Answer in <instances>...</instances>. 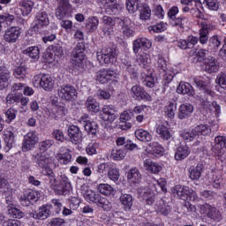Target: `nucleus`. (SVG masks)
Returning <instances> with one entry per match:
<instances>
[{
  "label": "nucleus",
  "instance_id": "obj_29",
  "mask_svg": "<svg viewBox=\"0 0 226 226\" xmlns=\"http://www.w3.org/2000/svg\"><path fill=\"white\" fill-rule=\"evenodd\" d=\"M156 132L162 140H170L172 139V132H170L169 124H159L156 128Z\"/></svg>",
  "mask_w": 226,
  "mask_h": 226
},
{
  "label": "nucleus",
  "instance_id": "obj_11",
  "mask_svg": "<svg viewBox=\"0 0 226 226\" xmlns=\"http://www.w3.org/2000/svg\"><path fill=\"white\" fill-rule=\"evenodd\" d=\"M40 192L38 191H29L19 198V202L24 207H29V206H34L38 200H40Z\"/></svg>",
  "mask_w": 226,
  "mask_h": 226
},
{
  "label": "nucleus",
  "instance_id": "obj_50",
  "mask_svg": "<svg viewBox=\"0 0 226 226\" xmlns=\"http://www.w3.org/2000/svg\"><path fill=\"white\" fill-rule=\"evenodd\" d=\"M202 164H198L196 167L192 166L189 170V177L192 181H197L200 179V176H202Z\"/></svg>",
  "mask_w": 226,
  "mask_h": 226
},
{
  "label": "nucleus",
  "instance_id": "obj_6",
  "mask_svg": "<svg viewBox=\"0 0 226 226\" xmlns=\"http://www.w3.org/2000/svg\"><path fill=\"white\" fill-rule=\"evenodd\" d=\"M85 52L84 44L81 43H79L72 50L71 63L74 68H84V61L86 59Z\"/></svg>",
  "mask_w": 226,
  "mask_h": 226
},
{
  "label": "nucleus",
  "instance_id": "obj_3",
  "mask_svg": "<svg viewBox=\"0 0 226 226\" xmlns=\"http://www.w3.org/2000/svg\"><path fill=\"white\" fill-rule=\"evenodd\" d=\"M82 195L87 202H93V204H96V206L103 209V211H110V209H112V204L109 202L107 198L102 197L100 193L95 192L89 188L83 189Z\"/></svg>",
  "mask_w": 226,
  "mask_h": 226
},
{
  "label": "nucleus",
  "instance_id": "obj_51",
  "mask_svg": "<svg viewBox=\"0 0 226 226\" xmlns=\"http://www.w3.org/2000/svg\"><path fill=\"white\" fill-rule=\"evenodd\" d=\"M128 150L126 148H114L111 151V158L115 160V162H121V160H124Z\"/></svg>",
  "mask_w": 226,
  "mask_h": 226
},
{
  "label": "nucleus",
  "instance_id": "obj_30",
  "mask_svg": "<svg viewBox=\"0 0 226 226\" xmlns=\"http://www.w3.org/2000/svg\"><path fill=\"white\" fill-rule=\"evenodd\" d=\"M68 114V109L66 106L63 105H56L51 109V116L53 119L56 121H59V119H63Z\"/></svg>",
  "mask_w": 226,
  "mask_h": 226
},
{
  "label": "nucleus",
  "instance_id": "obj_48",
  "mask_svg": "<svg viewBox=\"0 0 226 226\" xmlns=\"http://www.w3.org/2000/svg\"><path fill=\"white\" fill-rule=\"evenodd\" d=\"M115 1L108 0V4H104L105 11L108 15H117L119 13V5Z\"/></svg>",
  "mask_w": 226,
  "mask_h": 226
},
{
  "label": "nucleus",
  "instance_id": "obj_33",
  "mask_svg": "<svg viewBox=\"0 0 226 226\" xmlns=\"http://www.w3.org/2000/svg\"><path fill=\"white\" fill-rule=\"evenodd\" d=\"M50 20L49 19V14L45 11H40L35 16V26L36 27H43L49 26Z\"/></svg>",
  "mask_w": 226,
  "mask_h": 226
},
{
  "label": "nucleus",
  "instance_id": "obj_23",
  "mask_svg": "<svg viewBox=\"0 0 226 226\" xmlns=\"http://www.w3.org/2000/svg\"><path fill=\"white\" fill-rule=\"evenodd\" d=\"M101 20L103 24L102 33L105 34V36H110V34L114 33L116 19L109 16H103Z\"/></svg>",
  "mask_w": 226,
  "mask_h": 226
},
{
  "label": "nucleus",
  "instance_id": "obj_9",
  "mask_svg": "<svg viewBox=\"0 0 226 226\" xmlns=\"http://www.w3.org/2000/svg\"><path fill=\"white\" fill-rule=\"evenodd\" d=\"M194 83L196 84V87L205 94V96H210L213 98L215 96V92L213 91V86L211 85V79H204L202 78H194Z\"/></svg>",
  "mask_w": 226,
  "mask_h": 226
},
{
  "label": "nucleus",
  "instance_id": "obj_21",
  "mask_svg": "<svg viewBox=\"0 0 226 226\" xmlns=\"http://www.w3.org/2000/svg\"><path fill=\"white\" fill-rule=\"evenodd\" d=\"M67 135L69 137V141L72 144H80L82 142V131L77 125H71L68 127Z\"/></svg>",
  "mask_w": 226,
  "mask_h": 226
},
{
  "label": "nucleus",
  "instance_id": "obj_14",
  "mask_svg": "<svg viewBox=\"0 0 226 226\" xmlns=\"http://www.w3.org/2000/svg\"><path fill=\"white\" fill-rule=\"evenodd\" d=\"M200 211L203 215H207V218L214 220V222H220L222 220V213H220V210L207 203L201 206Z\"/></svg>",
  "mask_w": 226,
  "mask_h": 226
},
{
  "label": "nucleus",
  "instance_id": "obj_55",
  "mask_svg": "<svg viewBox=\"0 0 226 226\" xmlns=\"http://www.w3.org/2000/svg\"><path fill=\"white\" fill-rule=\"evenodd\" d=\"M151 19V7L147 4L142 5V7L139 9V19L144 20H149Z\"/></svg>",
  "mask_w": 226,
  "mask_h": 226
},
{
  "label": "nucleus",
  "instance_id": "obj_26",
  "mask_svg": "<svg viewBox=\"0 0 226 226\" xmlns=\"http://www.w3.org/2000/svg\"><path fill=\"white\" fill-rule=\"evenodd\" d=\"M152 45L153 43L146 37L136 39L132 44L133 52L139 54L140 49H151Z\"/></svg>",
  "mask_w": 226,
  "mask_h": 226
},
{
  "label": "nucleus",
  "instance_id": "obj_20",
  "mask_svg": "<svg viewBox=\"0 0 226 226\" xmlns=\"http://www.w3.org/2000/svg\"><path fill=\"white\" fill-rule=\"evenodd\" d=\"M117 73L116 71L112 69H102L99 72H97V81L100 82V84H107L108 82H110L112 79H116Z\"/></svg>",
  "mask_w": 226,
  "mask_h": 226
},
{
  "label": "nucleus",
  "instance_id": "obj_60",
  "mask_svg": "<svg viewBox=\"0 0 226 226\" xmlns=\"http://www.w3.org/2000/svg\"><path fill=\"white\" fill-rule=\"evenodd\" d=\"M26 75H27V69L26 67L19 66L14 69L13 76L15 77V79L22 80L26 79Z\"/></svg>",
  "mask_w": 226,
  "mask_h": 226
},
{
  "label": "nucleus",
  "instance_id": "obj_52",
  "mask_svg": "<svg viewBox=\"0 0 226 226\" xmlns=\"http://www.w3.org/2000/svg\"><path fill=\"white\" fill-rule=\"evenodd\" d=\"M41 174H42L43 176L48 177V179H49V184L51 185V186H53V189H54V190H56V182L57 180L56 179V174L54 173V171L52 170V169H50L49 166L46 167V168H42Z\"/></svg>",
  "mask_w": 226,
  "mask_h": 226
},
{
  "label": "nucleus",
  "instance_id": "obj_31",
  "mask_svg": "<svg viewBox=\"0 0 226 226\" xmlns=\"http://www.w3.org/2000/svg\"><path fill=\"white\" fill-rule=\"evenodd\" d=\"M6 202L8 204L7 213L11 218H18L19 220H20V218H24V212L19 209L17 205L11 203L10 200H6Z\"/></svg>",
  "mask_w": 226,
  "mask_h": 226
},
{
  "label": "nucleus",
  "instance_id": "obj_59",
  "mask_svg": "<svg viewBox=\"0 0 226 226\" xmlns=\"http://www.w3.org/2000/svg\"><path fill=\"white\" fill-rule=\"evenodd\" d=\"M0 20H2L4 26L6 27V26H11V24H13V20H15V16L7 12H4L0 15Z\"/></svg>",
  "mask_w": 226,
  "mask_h": 226
},
{
  "label": "nucleus",
  "instance_id": "obj_44",
  "mask_svg": "<svg viewBox=\"0 0 226 226\" xmlns=\"http://www.w3.org/2000/svg\"><path fill=\"white\" fill-rule=\"evenodd\" d=\"M117 146H124L122 149H126L127 151H133L137 147V144L132 143L130 139H126L125 137H118L117 139Z\"/></svg>",
  "mask_w": 226,
  "mask_h": 226
},
{
  "label": "nucleus",
  "instance_id": "obj_39",
  "mask_svg": "<svg viewBox=\"0 0 226 226\" xmlns=\"http://www.w3.org/2000/svg\"><path fill=\"white\" fill-rule=\"evenodd\" d=\"M4 140L5 143V151H10L15 144V133L11 131H5L4 132Z\"/></svg>",
  "mask_w": 226,
  "mask_h": 226
},
{
  "label": "nucleus",
  "instance_id": "obj_43",
  "mask_svg": "<svg viewBox=\"0 0 226 226\" xmlns=\"http://www.w3.org/2000/svg\"><path fill=\"white\" fill-rule=\"evenodd\" d=\"M135 137L138 140H140V142H151V140H153V135L144 129L136 130Z\"/></svg>",
  "mask_w": 226,
  "mask_h": 226
},
{
  "label": "nucleus",
  "instance_id": "obj_7",
  "mask_svg": "<svg viewBox=\"0 0 226 226\" xmlns=\"http://www.w3.org/2000/svg\"><path fill=\"white\" fill-rule=\"evenodd\" d=\"M158 192V187L155 185H150L149 187H140L138 189V195L142 200H146L148 206L154 204V197Z\"/></svg>",
  "mask_w": 226,
  "mask_h": 226
},
{
  "label": "nucleus",
  "instance_id": "obj_5",
  "mask_svg": "<svg viewBox=\"0 0 226 226\" xmlns=\"http://www.w3.org/2000/svg\"><path fill=\"white\" fill-rule=\"evenodd\" d=\"M57 94L63 102H75L79 94L75 87L72 85H62L57 89Z\"/></svg>",
  "mask_w": 226,
  "mask_h": 226
},
{
  "label": "nucleus",
  "instance_id": "obj_27",
  "mask_svg": "<svg viewBox=\"0 0 226 226\" xmlns=\"http://www.w3.org/2000/svg\"><path fill=\"white\" fill-rule=\"evenodd\" d=\"M11 73L5 67L0 66V91L6 89L10 86Z\"/></svg>",
  "mask_w": 226,
  "mask_h": 226
},
{
  "label": "nucleus",
  "instance_id": "obj_13",
  "mask_svg": "<svg viewBox=\"0 0 226 226\" xmlns=\"http://www.w3.org/2000/svg\"><path fill=\"white\" fill-rule=\"evenodd\" d=\"M130 93L131 96L138 102H151L152 100L151 95L139 85H134Z\"/></svg>",
  "mask_w": 226,
  "mask_h": 226
},
{
  "label": "nucleus",
  "instance_id": "obj_41",
  "mask_svg": "<svg viewBox=\"0 0 226 226\" xmlns=\"http://www.w3.org/2000/svg\"><path fill=\"white\" fill-rule=\"evenodd\" d=\"M85 106L89 112H94L95 114L100 112V102H98L93 96L87 97Z\"/></svg>",
  "mask_w": 226,
  "mask_h": 226
},
{
  "label": "nucleus",
  "instance_id": "obj_38",
  "mask_svg": "<svg viewBox=\"0 0 226 226\" xmlns=\"http://www.w3.org/2000/svg\"><path fill=\"white\" fill-rule=\"evenodd\" d=\"M144 168L146 170L152 172V174H158L159 172H162V170L163 169L160 163L154 162L149 159L145 160Z\"/></svg>",
  "mask_w": 226,
  "mask_h": 226
},
{
  "label": "nucleus",
  "instance_id": "obj_45",
  "mask_svg": "<svg viewBox=\"0 0 226 226\" xmlns=\"http://www.w3.org/2000/svg\"><path fill=\"white\" fill-rule=\"evenodd\" d=\"M200 38H209V31H213L215 29V26L207 21H202L200 23Z\"/></svg>",
  "mask_w": 226,
  "mask_h": 226
},
{
  "label": "nucleus",
  "instance_id": "obj_42",
  "mask_svg": "<svg viewBox=\"0 0 226 226\" xmlns=\"http://www.w3.org/2000/svg\"><path fill=\"white\" fill-rule=\"evenodd\" d=\"M186 20V17H178L170 20V24L172 27H177L178 33H184Z\"/></svg>",
  "mask_w": 226,
  "mask_h": 226
},
{
  "label": "nucleus",
  "instance_id": "obj_16",
  "mask_svg": "<svg viewBox=\"0 0 226 226\" xmlns=\"http://www.w3.org/2000/svg\"><path fill=\"white\" fill-rule=\"evenodd\" d=\"M211 150L215 156H223L226 152V136H216Z\"/></svg>",
  "mask_w": 226,
  "mask_h": 226
},
{
  "label": "nucleus",
  "instance_id": "obj_63",
  "mask_svg": "<svg viewBox=\"0 0 226 226\" xmlns=\"http://www.w3.org/2000/svg\"><path fill=\"white\" fill-rule=\"evenodd\" d=\"M120 176L121 175L119 174V170H117V168H112L111 166L109 170L108 171V177H109V179L116 183V181H119Z\"/></svg>",
  "mask_w": 226,
  "mask_h": 226
},
{
  "label": "nucleus",
  "instance_id": "obj_22",
  "mask_svg": "<svg viewBox=\"0 0 226 226\" xmlns=\"http://www.w3.org/2000/svg\"><path fill=\"white\" fill-rule=\"evenodd\" d=\"M33 160L34 163L38 165V167H41V169H47V167L52 163L50 154L45 152L33 155Z\"/></svg>",
  "mask_w": 226,
  "mask_h": 226
},
{
  "label": "nucleus",
  "instance_id": "obj_12",
  "mask_svg": "<svg viewBox=\"0 0 226 226\" xmlns=\"http://www.w3.org/2000/svg\"><path fill=\"white\" fill-rule=\"evenodd\" d=\"M34 81L39 82V86H41L44 91L48 92L52 91V89H54V84H56V81L50 77V74L36 75L34 78Z\"/></svg>",
  "mask_w": 226,
  "mask_h": 226
},
{
  "label": "nucleus",
  "instance_id": "obj_53",
  "mask_svg": "<svg viewBox=\"0 0 226 226\" xmlns=\"http://www.w3.org/2000/svg\"><path fill=\"white\" fill-rule=\"evenodd\" d=\"M23 54L29 56L33 61H38L40 59V49L37 46H32L23 51Z\"/></svg>",
  "mask_w": 226,
  "mask_h": 226
},
{
  "label": "nucleus",
  "instance_id": "obj_37",
  "mask_svg": "<svg viewBox=\"0 0 226 226\" xmlns=\"http://www.w3.org/2000/svg\"><path fill=\"white\" fill-rule=\"evenodd\" d=\"M23 17H27L34 8V2L31 0H21L19 4Z\"/></svg>",
  "mask_w": 226,
  "mask_h": 226
},
{
  "label": "nucleus",
  "instance_id": "obj_46",
  "mask_svg": "<svg viewBox=\"0 0 226 226\" xmlns=\"http://www.w3.org/2000/svg\"><path fill=\"white\" fill-rule=\"evenodd\" d=\"M136 63L143 68H147V66L151 64V57L149 56V54L141 52L136 56Z\"/></svg>",
  "mask_w": 226,
  "mask_h": 226
},
{
  "label": "nucleus",
  "instance_id": "obj_10",
  "mask_svg": "<svg viewBox=\"0 0 226 226\" xmlns=\"http://www.w3.org/2000/svg\"><path fill=\"white\" fill-rule=\"evenodd\" d=\"M37 144H38V134L36 133V131H32L24 136L21 149L23 153H27V151H31V149H34Z\"/></svg>",
  "mask_w": 226,
  "mask_h": 226
},
{
  "label": "nucleus",
  "instance_id": "obj_40",
  "mask_svg": "<svg viewBox=\"0 0 226 226\" xmlns=\"http://www.w3.org/2000/svg\"><path fill=\"white\" fill-rule=\"evenodd\" d=\"M154 209L156 213L162 215L163 216H167L171 211L170 206H169L163 200H160L156 202Z\"/></svg>",
  "mask_w": 226,
  "mask_h": 226
},
{
  "label": "nucleus",
  "instance_id": "obj_28",
  "mask_svg": "<svg viewBox=\"0 0 226 226\" xmlns=\"http://www.w3.org/2000/svg\"><path fill=\"white\" fill-rule=\"evenodd\" d=\"M220 68L218 60L215 56H209L205 61V72L207 73H216Z\"/></svg>",
  "mask_w": 226,
  "mask_h": 226
},
{
  "label": "nucleus",
  "instance_id": "obj_25",
  "mask_svg": "<svg viewBox=\"0 0 226 226\" xmlns=\"http://www.w3.org/2000/svg\"><path fill=\"white\" fill-rule=\"evenodd\" d=\"M190 189L188 186L177 185L172 189L174 197H178L181 200H186L190 195Z\"/></svg>",
  "mask_w": 226,
  "mask_h": 226
},
{
  "label": "nucleus",
  "instance_id": "obj_57",
  "mask_svg": "<svg viewBox=\"0 0 226 226\" xmlns=\"http://www.w3.org/2000/svg\"><path fill=\"white\" fill-rule=\"evenodd\" d=\"M200 105H202V107H214V109H215V112L217 114H220V104H218V102H216V101L211 102L209 101V99L207 98H201L200 99Z\"/></svg>",
  "mask_w": 226,
  "mask_h": 226
},
{
  "label": "nucleus",
  "instance_id": "obj_36",
  "mask_svg": "<svg viewBox=\"0 0 226 226\" xmlns=\"http://www.w3.org/2000/svg\"><path fill=\"white\" fill-rule=\"evenodd\" d=\"M177 93L178 94H187L188 96H193L195 94V91L193 90V87L190 85V83L180 82L178 87H177Z\"/></svg>",
  "mask_w": 226,
  "mask_h": 226
},
{
  "label": "nucleus",
  "instance_id": "obj_1",
  "mask_svg": "<svg viewBox=\"0 0 226 226\" xmlns=\"http://www.w3.org/2000/svg\"><path fill=\"white\" fill-rule=\"evenodd\" d=\"M57 4L58 7L56 10V17L58 20H62L60 23L61 27L68 34H73V32L76 31L73 22L70 19H64L72 17L73 11L72 4H70V0H57Z\"/></svg>",
  "mask_w": 226,
  "mask_h": 226
},
{
  "label": "nucleus",
  "instance_id": "obj_61",
  "mask_svg": "<svg viewBox=\"0 0 226 226\" xmlns=\"http://www.w3.org/2000/svg\"><path fill=\"white\" fill-rule=\"evenodd\" d=\"M57 160L63 165H68L72 162V154L69 151L57 154Z\"/></svg>",
  "mask_w": 226,
  "mask_h": 226
},
{
  "label": "nucleus",
  "instance_id": "obj_64",
  "mask_svg": "<svg viewBox=\"0 0 226 226\" xmlns=\"http://www.w3.org/2000/svg\"><path fill=\"white\" fill-rule=\"evenodd\" d=\"M200 196L206 200H213L218 197V193L215 192V191L204 190L200 192Z\"/></svg>",
  "mask_w": 226,
  "mask_h": 226
},
{
  "label": "nucleus",
  "instance_id": "obj_56",
  "mask_svg": "<svg viewBox=\"0 0 226 226\" xmlns=\"http://www.w3.org/2000/svg\"><path fill=\"white\" fill-rule=\"evenodd\" d=\"M128 179L132 181V183H139L140 179L142 178V176L140 175V171H139V169L132 168L127 174Z\"/></svg>",
  "mask_w": 226,
  "mask_h": 226
},
{
  "label": "nucleus",
  "instance_id": "obj_4",
  "mask_svg": "<svg viewBox=\"0 0 226 226\" xmlns=\"http://www.w3.org/2000/svg\"><path fill=\"white\" fill-rule=\"evenodd\" d=\"M97 61L100 64H114L117 61V51L114 48L105 46L101 51H97Z\"/></svg>",
  "mask_w": 226,
  "mask_h": 226
},
{
  "label": "nucleus",
  "instance_id": "obj_19",
  "mask_svg": "<svg viewBox=\"0 0 226 226\" xmlns=\"http://www.w3.org/2000/svg\"><path fill=\"white\" fill-rule=\"evenodd\" d=\"M20 34H22V30L19 26H11L5 30L4 40L6 43H17Z\"/></svg>",
  "mask_w": 226,
  "mask_h": 226
},
{
  "label": "nucleus",
  "instance_id": "obj_54",
  "mask_svg": "<svg viewBox=\"0 0 226 226\" xmlns=\"http://www.w3.org/2000/svg\"><path fill=\"white\" fill-rule=\"evenodd\" d=\"M97 190L102 195H105L106 197L114 193V187L109 184H100L97 186Z\"/></svg>",
  "mask_w": 226,
  "mask_h": 226
},
{
  "label": "nucleus",
  "instance_id": "obj_2",
  "mask_svg": "<svg viewBox=\"0 0 226 226\" xmlns=\"http://www.w3.org/2000/svg\"><path fill=\"white\" fill-rule=\"evenodd\" d=\"M211 134V127L207 124H199L196 125L192 130L191 131H184L180 133V137L185 140V142H192V140L197 139V141L194 143V146H199L200 142H202L201 136L206 137L207 135Z\"/></svg>",
  "mask_w": 226,
  "mask_h": 226
},
{
  "label": "nucleus",
  "instance_id": "obj_15",
  "mask_svg": "<svg viewBox=\"0 0 226 226\" xmlns=\"http://www.w3.org/2000/svg\"><path fill=\"white\" fill-rule=\"evenodd\" d=\"M147 156H155L160 158L165 154V148L158 142H151L148 144L144 152Z\"/></svg>",
  "mask_w": 226,
  "mask_h": 226
},
{
  "label": "nucleus",
  "instance_id": "obj_35",
  "mask_svg": "<svg viewBox=\"0 0 226 226\" xmlns=\"http://www.w3.org/2000/svg\"><path fill=\"white\" fill-rule=\"evenodd\" d=\"M141 79L143 85L147 87H154V78L153 77V71L145 70L141 72Z\"/></svg>",
  "mask_w": 226,
  "mask_h": 226
},
{
  "label": "nucleus",
  "instance_id": "obj_32",
  "mask_svg": "<svg viewBox=\"0 0 226 226\" xmlns=\"http://www.w3.org/2000/svg\"><path fill=\"white\" fill-rule=\"evenodd\" d=\"M191 149L187 145H180L175 151V160L181 162L185 158H188L191 153Z\"/></svg>",
  "mask_w": 226,
  "mask_h": 226
},
{
  "label": "nucleus",
  "instance_id": "obj_8",
  "mask_svg": "<svg viewBox=\"0 0 226 226\" xmlns=\"http://www.w3.org/2000/svg\"><path fill=\"white\" fill-rule=\"evenodd\" d=\"M157 70L163 75V85L169 86L172 82L176 73L167 69V60L160 56L157 60Z\"/></svg>",
  "mask_w": 226,
  "mask_h": 226
},
{
  "label": "nucleus",
  "instance_id": "obj_58",
  "mask_svg": "<svg viewBox=\"0 0 226 226\" xmlns=\"http://www.w3.org/2000/svg\"><path fill=\"white\" fill-rule=\"evenodd\" d=\"M85 130L91 135H96V132H98V124L94 121H86Z\"/></svg>",
  "mask_w": 226,
  "mask_h": 226
},
{
  "label": "nucleus",
  "instance_id": "obj_18",
  "mask_svg": "<svg viewBox=\"0 0 226 226\" xmlns=\"http://www.w3.org/2000/svg\"><path fill=\"white\" fill-rule=\"evenodd\" d=\"M100 117L102 121H107V123H114L117 118V115H116V107L112 104L104 105L101 111Z\"/></svg>",
  "mask_w": 226,
  "mask_h": 226
},
{
  "label": "nucleus",
  "instance_id": "obj_34",
  "mask_svg": "<svg viewBox=\"0 0 226 226\" xmlns=\"http://www.w3.org/2000/svg\"><path fill=\"white\" fill-rule=\"evenodd\" d=\"M193 105L184 103L179 107L178 119H188L193 114Z\"/></svg>",
  "mask_w": 226,
  "mask_h": 226
},
{
  "label": "nucleus",
  "instance_id": "obj_49",
  "mask_svg": "<svg viewBox=\"0 0 226 226\" xmlns=\"http://www.w3.org/2000/svg\"><path fill=\"white\" fill-rule=\"evenodd\" d=\"M120 202L124 207L125 211H130L133 206V196L132 194H122L120 196Z\"/></svg>",
  "mask_w": 226,
  "mask_h": 226
},
{
  "label": "nucleus",
  "instance_id": "obj_62",
  "mask_svg": "<svg viewBox=\"0 0 226 226\" xmlns=\"http://www.w3.org/2000/svg\"><path fill=\"white\" fill-rule=\"evenodd\" d=\"M139 0H126V9L129 13H135L139 10Z\"/></svg>",
  "mask_w": 226,
  "mask_h": 226
},
{
  "label": "nucleus",
  "instance_id": "obj_47",
  "mask_svg": "<svg viewBox=\"0 0 226 226\" xmlns=\"http://www.w3.org/2000/svg\"><path fill=\"white\" fill-rule=\"evenodd\" d=\"M222 45V37H219L218 35H213L208 40V50H211L212 52H216L218 49H220V46Z\"/></svg>",
  "mask_w": 226,
  "mask_h": 226
},
{
  "label": "nucleus",
  "instance_id": "obj_24",
  "mask_svg": "<svg viewBox=\"0 0 226 226\" xmlns=\"http://www.w3.org/2000/svg\"><path fill=\"white\" fill-rule=\"evenodd\" d=\"M119 26L122 27L123 34L125 38H130L133 36V28L132 26V19L130 18H121L119 21Z\"/></svg>",
  "mask_w": 226,
  "mask_h": 226
},
{
  "label": "nucleus",
  "instance_id": "obj_17",
  "mask_svg": "<svg viewBox=\"0 0 226 226\" xmlns=\"http://www.w3.org/2000/svg\"><path fill=\"white\" fill-rule=\"evenodd\" d=\"M50 209H52V205L45 204L39 207L38 212H29L28 216L34 220H47L50 216Z\"/></svg>",
  "mask_w": 226,
  "mask_h": 226
}]
</instances>
